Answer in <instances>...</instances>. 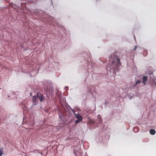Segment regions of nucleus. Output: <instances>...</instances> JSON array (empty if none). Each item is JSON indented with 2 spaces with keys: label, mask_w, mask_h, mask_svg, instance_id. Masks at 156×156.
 <instances>
[{
  "label": "nucleus",
  "mask_w": 156,
  "mask_h": 156,
  "mask_svg": "<svg viewBox=\"0 0 156 156\" xmlns=\"http://www.w3.org/2000/svg\"><path fill=\"white\" fill-rule=\"evenodd\" d=\"M112 59V68L115 69H118L119 66L121 65L120 59L118 58L117 56H115L113 58L111 56L110 60Z\"/></svg>",
  "instance_id": "1"
},
{
  "label": "nucleus",
  "mask_w": 156,
  "mask_h": 156,
  "mask_svg": "<svg viewBox=\"0 0 156 156\" xmlns=\"http://www.w3.org/2000/svg\"><path fill=\"white\" fill-rule=\"evenodd\" d=\"M44 96L41 94L37 93V95H35L33 97V101L34 105L36 104L37 100L38 99L40 100V101L42 102L44 99Z\"/></svg>",
  "instance_id": "2"
},
{
  "label": "nucleus",
  "mask_w": 156,
  "mask_h": 156,
  "mask_svg": "<svg viewBox=\"0 0 156 156\" xmlns=\"http://www.w3.org/2000/svg\"><path fill=\"white\" fill-rule=\"evenodd\" d=\"M76 117L77 119V120H76L75 122V123L76 124H78L79 122L82 121V117L79 114H77L76 115Z\"/></svg>",
  "instance_id": "3"
},
{
  "label": "nucleus",
  "mask_w": 156,
  "mask_h": 156,
  "mask_svg": "<svg viewBox=\"0 0 156 156\" xmlns=\"http://www.w3.org/2000/svg\"><path fill=\"white\" fill-rule=\"evenodd\" d=\"M143 83L144 85L146 84V82L147 80V77L146 76H144L143 77Z\"/></svg>",
  "instance_id": "4"
},
{
  "label": "nucleus",
  "mask_w": 156,
  "mask_h": 156,
  "mask_svg": "<svg viewBox=\"0 0 156 156\" xmlns=\"http://www.w3.org/2000/svg\"><path fill=\"white\" fill-rule=\"evenodd\" d=\"M150 133L152 135H154L155 134L156 131L154 129H151L150 130Z\"/></svg>",
  "instance_id": "5"
},
{
  "label": "nucleus",
  "mask_w": 156,
  "mask_h": 156,
  "mask_svg": "<svg viewBox=\"0 0 156 156\" xmlns=\"http://www.w3.org/2000/svg\"><path fill=\"white\" fill-rule=\"evenodd\" d=\"M139 130V129L137 127H135L133 129V131L135 133L137 132Z\"/></svg>",
  "instance_id": "6"
},
{
  "label": "nucleus",
  "mask_w": 156,
  "mask_h": 156,
  "mask_svg": "<svg viewBox=\"0 0 156 156\" xmlns=\"http://www.w3.org/2000/svg\"><path fill=\"white\" fill-rule=\"evenodd\" d=\"M140 83V80H137L136 83L134 85V87H136L137 86V84Z\"/></svg>",
  "instance_id": "7"
},
{
  "label": "nucleus",
  "mask_w": 156,
  "mask_h": 156,
  "mask_svg": "<svg viewBox=\"0 0 156 156\" xmlns=\"http://www.w3.org/2000/svg\"><path fill=\"white\" fill-rule=\"evenodd\" d=\"M2 149V148H0V156H2L3 154V150Z\"/></svg>",
  "instance_id": "8"
},
{
  "label": "nucleus",
  "mask_w": 156,
  "mask_h": 156,
  "mask_svg": "<svg viewBox=\"0 0 156 156\" xmlns=\"http://www.w3.org/2000/svg\"><path fill=\"white\" fill-rule=\"evenodd\" d=\"M98 119H99V121L100 122H101V117H100V116L99 115H98Z\"/></svg>",
  "instance_id": "9"
},
{
  "label": "nucleus",
  "mask_w": 156,
  "mask_h": 156,
  "mask_svg": "<svg viewBox=\"0 0 156 156\" xmlns=\"http://www.w3.org/2000/svg\"><path fill=\"white\" fill-rule=\"evenodd\" d=\"M34 122L33 121L32 122L31 124H30V125L31 126H32L34 125Z\"/></svg>",
  "instance_id": "10"
},
{
  "label": "nucleus",
  "mask_w": 156,
  "mask_h": 156,
  "mask_svg": "<svg viewBox=\"0 0 156 156\" xmlns=\"http://www.w3.org/2000/svg\"><path fill=\"white\" fill-rule=\"evenodd\" d=\"M136 48H137V46H135L134 47V49H133V50H135L136 49Z\"/></svg>",
  "instance_id": "11"
},
{
  "label": "nucleus",
  "mask_w": 156,
  "mask_h": 156,
  "mask_svg": "<svg viewBox=\"0 0 156 156\" xmlns=\"http://www.w3.org/2000/svg\"><path fill=\"white\" fill-rule=\"evenodd\" d=\"M98 0H96V1H98Z\"/></svg>",
  "instance_id": "12"
}]
</instances>
